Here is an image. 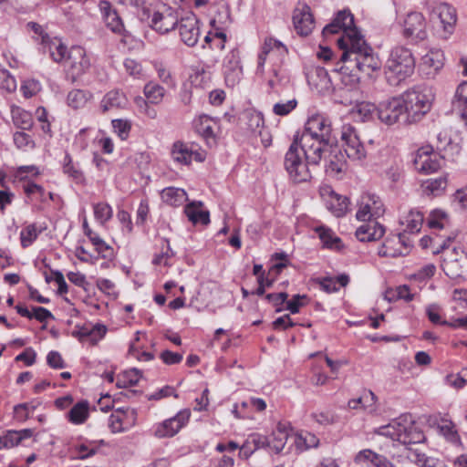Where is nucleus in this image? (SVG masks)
Masks as SVG:
<instances>
[{"label": "nucleus", "instance_id": "obj_1", "mask_svg": "<svg viewBox=\"0 0 467 467\" xmlns=\"http://www.w3.org/2000/svg\"><path fill=\"white\" fill-rule=\"evenodd\" d=\"M344 41H341V45L345 44ZM347 41L348 45L339 49V60L332 71L339 77L344 86L352 88L362 77L370 78L373 73L379 71L381 60L364 37L356 38L353 42Z\"/></svg>", "mask_w": 467, "mask_h": 467}, {"label": "nucleus", "instance_id": "obj_2", "mask_svg": "<svg viewBox=\"0 0 467 467\" xmlns=\"http://www.w3.org/2000/svg\"><path fill=\"white\" fill-rule=\"evenodd\" d=\"M298 143L308 163L318 165L327 150L337 143L331 121L320 114L309 117L298 136Z\"/></svg>", "mask_w": 467, "mask_h": 467}, {"label": "nucleus", "instance_id": "obj_3", "mask_svg": "<svg viewBox=\"0 0 467 467\" xmlns=\"http://www.w3.org/2000/svg\"><path fill=\"white\" fill-rule=\"evenodd\" d=\"M375 433L406 447L425 441L423 431L416 425L410 415H401L388 425L379 427Z\"/></svg>", "mask_w": 467, "mask_h": 467}, {"label": "nucleus", "instance_id": "obj_4", "mask_svg": "<svg viewBox=\"0 0 467 467\" xmlns=\"http://www.w3.org/2000/svg\"><path fill=\"white\" fill-rule=\"evenodd\" d=\"M415 68V58L412 52L403 46L394 47L385 64L387 81L391 86H398L410 77Z\"/></svg>", "mask_w": 467, "mask_h": 467}, {"label": "nucleus", "instance_id": "obj_5", "mask_svg": "<svg viewBox=\"0 0 467 467\" xmlns=\"http://www.w3.org/2000/svg\"><path fill=\"white\" fill-rule=\"evenodd\" d=\"M408 123L420 121L431 109L434 94L431 88L416 86L401 94Z\"/></svg>", "mask_w": 467, "mask_h": 467}, {"label": "nucleus", "instance_id": "obj_6", "mask_svg": "<svg viewBox=\"0 0 467 467\" xmlns=\"http://www.w3.org/2000/svg\"><path fill=\"white\" fill-rule=\"evenodd\" d=\"M138 17L160 34L174 29L179 21L177 11L166 5H161L158 9L144 8L138 14Z\"/></svg>", "mask_w": 467, "mask_h": 467}, {"label": "nucleus", "instance_id": "obj_7", "mask_svg": "<svg viewBox=\"0 0 467 467\" xmlns=\"http://www.w3.org/2000/svg\"><path fill=\"white\" fill-rule=\"evenodd\" d=\"M300 150L298 135H296L284 160L285 169L295 182H306L311 178L308 165L312 164L308 163L306 158H302Z\"/></svg>", "mask_w": 467, "mask_h": 467}, {"label": "nucleus", "instance_id": "obj_8", "mask_svg": "<svg viewBox=\"0 0 467 467\" xmlns=\"http://www.w3.org/2000/svg\"><path fill=\"white\" fill-rule=\"evenodd\" d=\"M401 95L382 100L377 107L379 119L386 125H393L400 121V119L407 121L406 107Z\"/></svg>", "mask_w": 467, "mask_h": 467}, {"label": "nucleus", "instance_id": "obj_9", "mask_svg": "<svg viewBox=\"0 0 467 467\" xmlns=\"http://www.w3.org/2000/svg\"><path fill=\"white\" fill-rule=\"evenodd\" d=\"M66 78L72 84L85 75L90 67V59L80 46L72 47L67 55Z\"/></svg>", "mask_w": 467, "mask_h": 467}, {"label": "nucleus", "instance_id": "obj_10", "mask_svg": "<svg viewBox=\"0 0 467 467\" xmlns=\"http://www.w3.org/2000/svg\"><path fill=\"white\" fill-rule=\"evenodd\" d=\"M441 268L451 279L465 278L467 276V253L460 247L448 250L443 255Z\"/></svg>", "mask_w": 467, "mask_h": 467}, {"label": "nucleus", "instance_id": "obj_11", "mask_svg": "<svg viewBox=\"0 0 467 467\" xmlns=\"http://www.w3.org/2000/svg\"><path fill=\"white\" fill-rule=\"evenodd\" d=\"M340 138L345 155L348 158L358 161L366 157L365 147L353 126L344 125L341 130Z\"/></svg>", "mask_w": 467, "mask_h": 467}, {"label": "nucleus", "instance_id": "obj_12", "mask_svg": "<svg viewBox=\"0 0 467 467\" xmlns=\"http://www.w3.org/2000/svg\"><path fill=\"white\" fill-rule=\"evenodd\" d=\"M171 155L175 161L189 165L192 160L202 162L206 158V152L201 150L195 143H184L176 141L171 150Z\"/></svg>", "mask_w": 467, "mask_h": 467}, {"label": "nucleus", "instance_id": "obj_13", "mask_svg": "<svg viewBox=\"0 0 467 467\" xmlns=\"http://www.w3.org/2000/svg\"><path fill=\"white\" fill-rule=\"evenodd\" d=\"M191 412L189 410H180L174 417L159 423L154 430L157 438H171L176 435L180 430L189 421Z\"/></svg>", "mask_w": 467, "mask_h": 467}, {"label": "nucleus", "instance_id": "obj_14", "mask_svg": "<svg viewBox=\"0 0 467 467\" xmlns=\"http://www.w3.org/2000/svg\"><path fill=\"white\" fill-rule=\"evenodd\" d=\"M384 205L379 196L373 193H367L362 196L359 209L356 217L358 221L366 222L376 220L384 214Z\"/></svg>", "mask_w": 467, "mask_h": 467}, {"label": "nucleus", "instance_id": "obj_15", "mask_svg": "<svg viewBox=\"0 0 467 467\" xmlns=\"http://www.w3.org/2000/svg\"><path fill=\"white\" fill-rule=\"evenodd\" d=\"M403 36L412 41H421L427 37L426 21L421 13H409L403 22Z\"/></svg>", "mask_w": 467, "mask_h": 467}, {"label": "nucleus", "instance_id": "obj_16", "mask_svg": "<svg viewBox=\"0 0 467 467\" xmlns=\"http://www.w3.org/2000/svg\"><path fill=\"white\" fill-rule=\"evenodd\" d=\"M334 20L337 22L338 26L341 27L343 31L342 36L337 40L339 49L348 45V41H344L345 44L341 45L342 40H348V38H349L348 40L353 42L356 38L364 37L356 27L354 24V16L349 10L339 11Z\"/></svg>", "mask_w": 467, "mask_h": 467}, {"label": "nucleus", "instance_id": "obj_17", "mask_svg": "<svg viewBox=\"0 0 467 467\" xmlns=\"http://www.w3.org/2000/svg\"><path fill=\"white\" fill-rule=\"evenodd\" d=\"M293 24L296 33L300 36H308L314 26L315 21L310 7L306 4L299 3L293 12Z\"/></svg>", "mask_w": 467, "mask_h": 467}, {"label": "nucleus", "instance_id": "obj_18", "mask_svg": "<svg viewBox=\"0 0 467 467\" xmlns=\"http://www.w3.org/2000/svg\"><path fill=\"white\" fill-rule=\"evenodd\" d=\"M306 79L308 84L320 94H328L334 89L327 70L322 67L308 68Z\"/></svg>", "mask_w": 467, "mask_h": 467}, {"label": "nucleus", "instance_id": "obj_19", "mask_svg": "<svg viewBox=\"0 0 467 467\" xmlns=\"http://www.w3.org/2000/svg\"><path fill=\"white\" fill-rule=\"evenodd\" d=\"M432 17H437L443 30L451 34L457 21L456 10L447 3H438L431 9Z\"/></svg>", "mask_w": 467, "mask_h": 467}, {"label": "nucleus", "instance_id": "obj_20", "mask_svg": "<svg viewBox=\"0 0 467 467\" xmlns=\"http://www.w3.org/2000/svg\"><path fill=\"white\" fill-rule=\"evenodd\" d=\"M198 21L195 16H187L178 21V28L182 41L189 46L193 47L198 42L199 27Z\"/></svg>", "mask_w": 467, "mask_h": 467}, {"label": "nucleus", "instance_id": "obj_21", "mask_svg": "<svg viewBox=\"0 0 467 467\" xmlns=\"http://www.w3.org/2000/svg\"><path fill=\"white\" fill-rule=\"evenodd\" d=\"M327 153L328 161L326 164V172L328 176L338 177L347 170L346 155L337 147V143Z\"/></svg>", "mask_w": 467, "mask_h": 467}, {"label": "nucleus", "instance_id": "obj_22", "mask_svg": "<svg viewBox=\"0 0 467 467\" xmlns=\"http://www.w3.org/2000/svg\"><path fill=\"white\" fill-rule=\"evenodd\" d=\"M414 164L420 172L426 174L435 172L441 168V161L437 154L430 153L423 149L418 150Z\"/></svg>", "mask_w": 467, "mask_h": 467}, {"label": "nucleus", "instance_id": "obj_23", "mask_svg": "<svg viewBox=\"0 0 467 467\" xmlns=\"http://www.w3.org/2000/svg\"><path fill=\"white\" fill-rule=\"evenodd\" d=\"M356 231V237L360 242H373L379 240L385 234L384 226L376 220L366 221Z\"/></svg>", "mask_w": 467, "mask_h": 467}, {"label": "nucleus", "instance_id": "obj_24", "mask_svg": "<svg viewBox=\"0 0 467 467\" xmlns=\"http://www.w3.org/2000/svg\"><path fill=\"white\" fill-rule=\"evenodd\" d=\"M355 462L368 467H396L386 456L369 449L360 451L355 457Z\"/></svg>", "mask_w": 467, "mask_h": 467}, {"label": "nucleus", "instance_id": "obj_25", "mask_svg": "<svg viewBox=\"0 0 467 467\" xmlns=\"http://www.w3.org/2000/svg\"><path fill=\"white\" fill-rule=\"evenodd\" d=\"M99 9L102 14L106 26L114 33L122 34L124 25L116 9L112 8L109 1H101L99 3Z\"/></svg>", "mask_w": 467, "mask_h": 467}, {"label": "nucleus", "instance_id": "obj_26", "mask_svg": "<svg viewBox=\"0 0 467 467\" xmlns=\"http://www.w3.org/2000/svg\"><path fill=\"white\" fill-rule=\"evenodd\" d=\"M128 104V99L125 94L119 90L109 91L100 102V108L103 112L111 109H124Z\"/></svg>", "mask_w": 467, "mask_h": 467}, {"label": "nucleus", "instance_id": "obj_27", "mask_svg": "<svg viewBox=\"0 0 467 467\" xmlns=\"http://www.w3.org/2000/svg\"><path fill=\"white\" fill-rule=\"evenodd\" d=\"M84 234L88 237L96 251L105 259L113 256V249L107 244L97 234H95L88 226L87 221L83 223Z\"/></svg>", "mask_w": 467, "mask_h": 467}, {"label": "nucleus", "instance_id": "obj_28", "mask_svg": "<svg viewBox=\"0 0 467 467\" xmlns=\"http://www.w3.org/2000/svg\"><path fill=\"white\" fill-rule=\"evenodd\" d=\"M288 437L289 430L286 425L278 423L269 438V448L275 453H279L285 448Z\"/></svg>", "mask_w": 467, "mask_h": 467}, {"label": "nucleus", "instance_id": "obj_29", "mask_svg": "<svg viewBox=\"0 0 467 467\" xmlns=\"http://www.w3.org/2000/svg\"><path fill=\"white\" fill-rule=\"evenodd\" d=\"M202 206V202H192L185 207L184 213L193 224L201 223L206 225L210 223L209 212L201 210Z\"/></svg>", "mask_w": 467, "mask_h": 467}, {"label": "nucleus", "instance_id": "obj_30", "mask_svg": "<svg viewBox=\"0 0 467 467\" xmlns=\"http://www.w3.org/2000/svg\"><path fill=\"white\" fill-rule=\"evenodd\" d=\"M316 232L318 234L324 247L337 251L343 248L342 240L331 229L319 226L316 228Z\"/></svg>", "mask_w": 467, "mask_h": 467}, {"label": "nucleus", "instance_id": "obj_31", "mask_svg": "<svg viewBox=\"0 0 467 467\" xmlns=\"http://www.w3.org/2000/svg\"><path fill=\"white\" fill-rule=\"evenodd\" d=\"M161 200L170 206H181L187 200V193L183 189L167 187L162 190Z\"/></svg>", "mask_w": 467, "mask_h": 467}, {"label": "nucleus", "instance_id": "obj_32", "mask_svg": "<svg viewBox=\"0 0 467 467\" xmlns=\"http://www.w3.org/2000/svg\"><path fill=\"white\" fill-rule=\"evenodd\" d=\"M424 221V215L421 212L410 210L400 223L405 225V233L417 234L420 231Z\"/></svg>", "mask_w": 467, "mask_h": 467}, {"label": "nucleus", "instance_id": "obj_33", "mask_svg": "<svg viewBox=\"0 0 467 467\" xmlns=\"http://www.w3.org/2000/svg\"><path fill=\"white\" fill-rule=\"evenodd\" d=\"M327 208L337 217L345 215L348 211V199L337 194L333 191L326 202Z\"/></svg>", "mask_w": 467, "mask_h": 467}, {"label": "nucleus", "instance_id": "obj_34", "mask_svg": "<svg viewBox=\"0 0 467 467\" xmlns=\"http://www.w3.org/2000/svg\"><path fill=\"white\" fill-rule=\"evenodd\" d=\"M89 415V403L87 400H81L76 403L68 411L67 418L73 424L78 425L84 423Z\"/></svg>", "mask_w": 467, "mask_h": 467}, {"label": "nucleus", "instance_id": "obj_35", "mask_svg": "<svg viewBox=\"0 0 467 467\" xmlns=\"http://www.w3.org/2000/svg\"><path fill=\"white\" fill-rule=\"evenodd\" d=\"M448 184L447 176L442 175L438 178H431L424 181L421 184L423 192L432 196L441 195Z\"/></svg>", "mask_w": 467, "mask_h": 467}, {"label": "nucleus", "instance_id": "obj_36", "mask_svg": "<svg viewBox=\"0 0 467 467\" xmlns=\"http://www.w3.org/2000/svg\"><path fill=\"white\" fill-rule=\"evenodd\" d=\"M444 55L441 50H431L422 57V67L429 68L431 71L428 74L436 73L443 66Z\"/></svg>", "mask_w": 467, "mask_h": 467}, {"label": "nucleus", "instance_id": "obj_37", "mask_svg": "<svg viewBox=\"0 0 467 467\" xmlns=\"http://www.w3.org/2000/svg\"><path fill=\"white\" fill-rule=\"evenodd\" d=\"M63 172L72 179L76 183H85V175L73 162L72 157L68 152H66L63 160Z\"/></svg>", "mask_w": 467, "mask_h": 467}, {"label": "nucleus", "instance_id": "obj_38", "mask_svg": "<svg viewBox=\"0 0 467 467\" xmlns=\"http://www.w3.org/2000/svg\"><path fill=\"white\" fill-rule=\"evenodd\" d=\"M381 257H398L407 255V251H401L395 236L388 237L378 251Z\"/></svg>", "mask_w": 467, "mask_h": 467}, {"label": "nucleus", "instance_id": "obj_39", "mask_svg": "<svg viewBox=\"0 0 467 467\" xmlns=\"http://www.w3.org/2000/svg\"><path fill=\"white\" fill-rule=\"evenodd\" d=\"M165 88L154 81L148 82L143 88V94L151 104H159L165 96Z\"/></svg>", "mask_w": 467, "mask_h": 467}, {"label": "nucleus", "instance_id": "obj_40", "mask_svg": "<svg viewBox=\"0 0 467 467\" xmlns=\"http://www.w3.org/2000/svg\"><path fill=\"white\" fill-rule=\"evenodd\" d=\"M44 47L48 49L51 58L60 63L65 59H67L68 51L67 47L58 40H47V43L44 44Z\"/></svg>", "mask_w": 467, "mask_h": 467}, {"label": "nucleus", "instance_id": "obj_41", "mask_svg": "<svg viewBox=\"0 0 467 467\" xmlns=\"http://www.w3.org/2000/svg\"><path fill=\"white\" fill-rule=\"evenodd\" d=\"M12 119L14 125L23 130H30L33 126L32 115L20 108L12 109Z\"/></svg>", "mask_w": 467, "mask_h": 467}, {"label": "nucleus", "instance_id": "obj_42", "mask_svg": "<svg viewBox=\"0 0 467 467\" xmlns=\"http://www.w3.org/2000/svg\"><path fill=\"white\" fill-rule=\"evenodd\" d=\"M196 131L205 139H214L213 120L206 115L200 116L194 123Z\"/></svg>", "mask_w": 467, "mask_h": 467}, {"label": "nucleus", "instance_id": "obj_43", "mask_svg": "<svg viewBox=\"0 0 467 467\" xmlns=\"http://www.w3.org/2000/svg\"><path fill=\"white\" fill-rule=\"evenodd\" d=\"M90 95L82 89H74L67 94V104L69 107L77 109L83 108L88 102Z\"/></svg>", "mask_w": 467, "mask_h": 467}, {"label": "nucleus", "instance_id": "obj_44", "mask_svg": "<svg viewBox=\"0 0 467 467\" xmlns=\"http://www.w3.org/2000/svg\"><path fill=\"white\" fill-rule=\"evenodd\" d=\"M447 222V213L440 209L432 210L427 218V224L431 229H442Z\"/></svg>", "mask_w": 467, "mask_h": 467}, {"label": "nucleus", "instance_id": "obj_45", "mask_svg": "<svg viewBox=\"0 0 467 467\" xmlns=\"http://www.w3.org/2000/svg\"><path fill=\"white\" fill-rule=\"evenodd\" d=\"M457 107L462 110V117L467 120V82L461 83L455 93Z\"/></svg>", "mask_w": 467, "mask_h": 467}, {"label": "nucleus", "instance_id": "obj_46", "mask_svg": "<svg viewBox=\"0 0 467 467\" xmlns=\"http://www.w3.org/2000/svg\"><path fill=\"white\" fill-rule=\"evenodd\" d=\"M35 223L26 225L20 233V241L23 248L30 246L39 234Z\"/></svg>", "mask_w": 467, "mask_h": 467}, {"label": "nucleus", "instance_id": "obj_47", "mask_svg": "<svg viewBox=\"0 0 467 467\" xmlns=\"http://www.w3.org/2000/svg\"><path fill=\"white\" fill-rule=\"evenodd\" d=\"M112 208L106 202H99L94 205L95 218L100 223H105L112 217Z\"/></svg>", "mask_w": 467, "mask_h": 467}, {"label": "nucleus", "instance_id": "obj_48", "mask_svg": "<svg viewBox=\"0 0 467 467\" xmlns=\"http://www.w3.org/2000/svg\"><path fill=\"white\" fill-rule=\"evenodd\" d=\"M240 61V53L238 49L231 50L223 59V71L242 68Z\"/></svg>", "mask_w": 467, "mask_h": 467}, {"label": "nucleus", "instance_id": "obj_49", "mask_svg": "<svg viewBox=\"0 0 467 467\" xmlns=\"http://www.w3.org/2000/svg\"><path fill=\"white\" fill-rule=\"evenodd\" d=\"M374 113L377 114V107L374 104L361 102L356 106V114L362 121L371 119Z\"/></svg>", "mask_w": 467, "mask_h": 467}, {"label": "nucleus", "instance_id": "obj_50", "mask_svg": "<svg viewBox=\"0 0 467 467\" xmlns=\"http://www.w3.org/2000/svg\"><path fill=\"white\" fill-rule=\"evenodd\" d=\"M20 443V437L16 431H7L4 435L0 436V450L10 449Z\"/></svg>", "mask_w": 467, "mask_h": 467}, {"label": "nucleus", "instance_id": "obj_51", "mask_svg": "<svg viewBox=\"0 0 467 467\" xmlns=\"http://www.w3.org/2000/svg\"><path fill=\"white\" fill-rule=\"evenodd\" d=\"M307 300V296L306 295H295L290 300H286L285 309L291 314H297L300 311V307L304 306Z\"/></svg>", "mask_w": 467, "mask_h": 467}, {"label": "nucleus", "instance_id": "obj_52", "mask_svg": "<svg viewBox=\"0 0 467 467\" xmlns=\"http://www.w3.org/2000/svg\"><path fill=\"white\" fill-rule=\"evenodd\" d=\"M297 106L296 99L287 100L285 102L275 103L273 107V112L277 116H286L293 111Z\"/></svg>", "mask_w": 467, "mask_h": 467}, {"label": "nucleus", "instance_id": "obj_53", "mask_svg": "<svg viewBox=\"0 0 467 467\" xmlns=\"http://www.w3.org/2000/svg\"><path fill=\"white\" fill-rule=\"evenodd\" d=\"M112 127L114 131L121 140H126L129 137L131 125L129 121L123 119H113Z\"/></svg>", "mask_w": 467, "mask_h": 467}, {"label": "nucleus", "instance_id": "obj_54", "mask_svg": "<svg viewBox=\"0 0 467 467\" xmlns=\"http://www.w3.org/2000/svg\"><path fill=\"white\" fill-rule=\"evenodd\" d=\"M288 294L286 292L271 293L265 296V299L269 303H272L273 306L276 307V312L282 311L281 306L286 302Z\"/></svg>", "mask_w": 467, "mask_h": 467}, {"label": "nucleus", "instance_id": "obj_55", "mask_svg": "<svg viewBox=\"0 0 467 467\" xmlns=\"http://www.w3.org/2000/svg\"><path fill=\"white\" fill-rule=\"evenodd\" d=\"M375 395L373 392L371 391H368L367 393H365L363 396L358 398V399H353V400H350L348 401V407L352 410H356V409H358V408H366L367 407V402L368 400L374 402L375 400Z\"/></svg>", "mask_w": 467, "mask_h": 467}, {"label": "nucleus", "instance_id": "obj_56", "mask_svg": "<svg viewBox=\"0 0 467 467\" xmlns=\"http://www.w3.org/2000/svg\"><path fill=\"white\" fill-rule=\"evenodd\" d=\"M47 363L49 367L55 369H61L66 368V363L62 358L59 352L52 350L47 356Z\"/></svg>", "mask_w": 467, "mask_h": 467}, {"label": "nucleus", "instance_id": "obj_57", "mask_svg": "<svg viewBox=\"0 0 467 467\" xmlns=\"http://www.w3.org/2000/svg\"><path fill=\"white\" fill-rule=\"evenodd\" d=\"M75 453V458L85 460L96 454V448H89L88 445L82 443L76 445L73 449Z\"/></svg>", "mask_w": 467, "mask_h": 467}, {"label": "nucleus", "instance_id": "obj_58", "mask_svg": "<svg viewBox=\"0 0 467 467\" xmlns=\"http://www.w3.org/2000/svg\"><path fill=\"white\" fill-rule=\"evenodd\" d=\"M23 189L26 196L30 197L36 193L39 195L40 201L45 202L46 191L41 185L28 182L27 183L24 184Z\"/></svg>", "mask_w": 467, "mask_h": 467}, {"label": "nucleus", "instance_id": "obj_59", "mask_svg": "<svg viewBox=\"0 0 467 467\" xmlns=\"http://www.w3.org/2000/svg\"><path fill=\"white\" fill-rule=\"evenodd\" d=\"M226 85L234 88L238 84L243 76V68L223 71Z\"/></svg>", "mask_w": 467, "mask_h": 467}, {"label": "nucleus", "instance_id": "obj_60", "mask_svg": "<svg viewBox=\"0 0 467 467\" xmlns=\"http://www.w3.org/2000/svg\"><path fill=\"white\" fill-rule=\"evenodd\" d=\"M14 143L19 149H23L28 146L34 147V141L32 140L31 137L23 131H16L14 134Z\"/></svg>", "mask_w": 467, "mask_h": 467}, {"label": "nucleus", "instance_id": "obj_61", "mask_svg": "<svg viewBox=\"0 0 467 467\" xmlns=\"http://www.w3.org/2000/svg\"><path fill=\"white\" fill-rule=\"evenodd\" d=\"M319 440L318 438L312 434L306 433L304 437L300 435L297 439L296 444L297 447L301 448L304 445L305 449L314 448L318 445Z\"/></svg>", "mask_w": 467, "mask_h": 467}, {"label": "nucleus", "instance_id": "obj_62", "mask_svg": "<svg viewBox=\"0 0 467 467\" xmlns=\"http://www.w3.org/2000/svg\"><path fill=\"white\" fill-rule=\"evenodd\" d=\"M296 324L293 322L289 315H284L276 318L273 323L272 327L275 330H286L290 327H295Z\"/></svg>", "mask_w": 467, "mask_h": 467}, {"label": "nucleus", "instance_id": "obj_63", "mask_svg": "<svg viewBox=\"0 0 467 467\" xmlns=\"http://www.w3.org/2000/svg\"><path fill=\"white\" fill-rule=\"evenodd\" d=\"M161 359L166 365L179 364L182 360V355L170 350H164L160 355Z\"/></svg>", "mask_w": 467, "mask_h": 467}, {"label": "nucleus", "instance_id": "obj_64", "mask_svg": "<svg viewBox=\"0 0 467 467\" xmlns=\"http://www.w3.org/2000/svg\"><path fill=\"white\" fill-rule=\"evenodd\" d=\"M124 67L126 69V72L134 78H138L141 74V71H142L141 65L139 62H137L136 60L131 59V58L125 59Z\"/></svg>", "mask_w": 467, "mask_h": 467}]
</instances>
